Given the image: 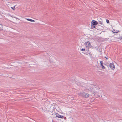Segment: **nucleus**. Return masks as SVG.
Returning a JSON list of instances; mask_svg holds the SVG:
<instances>
[{
  "label": "nucleus",
  "mask_w": 122,
  "mask_h": 122,
  "mask_svg": "<svg viewBox=\"0 0 122 122\" xmlns=\"http://www.w3.org/2000/svg\"><path fill=\"white\" fill-rule=\"evenodd\" d=\"M87 89L89 91L91 92L92 93L91 94L92 95L93 94L94 95L95 93H96V92L95 91H93V88L91 86H89L87 87Z\"/></svg>",
  "instance_id": "obj_1"
},
{
  "label": "nucleus",
  "mask_w": 122,
  "mask_h": 122,
  "mask_svg": "<svg viewBox=\"0 0 122 122\" xmlns=\"http://www.w3.org/2000/svg\"><path fill=\"white\" fill-rule=\"evenodd\" d=\"M78 94L79 95L82 96L83 97L85 98H87L89 96V95L88 94L85 92L79 93Z\"/></svg>",
  "instance_id": "obj_2"
},
{
  "label": "nucleus",
  "mask_w": 122,
  "mask_h": 122,
  "mask_svg": "<svg viewBox=\"0 0 122 122\" xmlns=\"http://www.w3.org/2000/svg\"><path fill=\"white\" fill-rule=\"evenodd\" d=\"M109 66L110 68L112 70H114L115 68V66L113 63H111L110 64Z\"/></svg>",
  "instance_id": "obj_3"
},
{
  "label": "nucleus",
  "mask_w": 122,
  "mask_h": 122,
  "mask_svg": "<svg viewBox=\"0 0 122 122\" xmlns=\"http://www.w3.org/2000/svg\"><path fill=\"white\" fill-rule=\"evenodd\" d=\"M98 23V22L94 20H92L91 22V24L93 25H97Z\"/></svg>",
  "instance_id": "obj_4"
},
{
  "label": "nucleus",
  "mask_w": 122,
  "mask_h": 122,
  "mask_svg": "<svg viewBox=\"0 0 122 122\" xmlns=\"http://www.w3.org/2000/svg\"><path fill=\"white\" fill-rule=\"evenodd\" d=\"M85 44H86V47H90V44L89 41L87 42H85Z\"/></svg>",
  "instance_id": "obj_5"
},
{
  "label": "nucleus",
  "mask_w": 122,
  "mask_h": 122,
  "mask_svg": "<svg viewBox=\"0 0 122 122\" xmlns=\"http://www.w3.org/2000/svg\"><path fill=\"white\" fill-rule=\"evenodd\" d=\"M56 115L57 117L60 118H63V117H64L63 116L61 115L58 113H56Z\"/></svg>",
  "instance_id": "obj_6"
},
{
  "label": "nucleus",
  "mask_w": 122,
  "mask_h": 122,
  "mask_svg": "<svg viewBox=\"0 0 122 122\" xmlns=\"http://www.w3.org/2000/svg\"><path fill=\"white\" fill-rule=\"evenodd\" d=\"M100 65L101 67L103 69H104L105 68V67L103 65V62L102 61H100Z\"/></svg>",
  "instance_id": "obj_7"
},
{
  "label": "nucleus",
  "mask_w": 122,
  "mask_h": 122,
  "mask_svg": "<svg viewBox=\"0 0 122 122\" xmlns=\"http://www.w3.org/2000/svg\"><path fill=\"white\" fill-rule=\"evenodd\" d=\"M26 19L28 21H31V22H34L35 21L32 19Z\"/></svg>",
  "instance_id": "obj_8"
},
{
  "label": "nucleus",
  "mask_w": 122,
  "mask_h": 122,
  "mask_svg": "<svg viewBox=\"0 0 122 122\" xmlns=\"http://www.w3.org/2000/svg\"><path fill=\"white\" fill-rule=\"evenodd\" d=\"M97 26H95L94 25H92L91 26V28H96V29H97L96 28V27Z\"/></svg>",
  "instance_id": "obj_9"
},
{
  "label": "nucleus",
  "mask_w": 122,
  "mask_h": 122,
  "mask_svg": "<svg viewBox=\"0 0 122 122\" xmlns=\"http://www.w3.org/2000/svg\"><path fill=\"white\" fill-rule=\"evenodd\" d=\"M2 28H3V26H2V25L1 24H0V30H3Z\"/></svg>",
  "instance_id": "obj_10"
},
{
  "label": "nucleus",
  "mask_w": 122,
  "mask_h": 122,
  "mask_svg": "<svg viewBox=\"0 0 122 122\" xmlns=\"http://www.w3.org/2000/svg\"><path fill=\"white\" fill-rule=\"evenodd\" d=\"M15 5L14 7H11V8L13 10H15Z\"/></svg>",
  "instance_id": "obj_11"
},
{
  "label": "nucleus",
  "mask_w": 122,
  "mask_h": 122,
  "mask_svg": "<svg viewBox=\"0 0 122 122\" xmlns=\"http://www.w3.org/2000/svg\"><path fill=\"white\" fill-rule=\"evenodd\" d=\"M106 21L107 23H109V21L108 19H106Z\"/></svg>",
  "instance_id": "obj_12"
},
{
  "label": "nucleus",
  "mask_w": 122,
  "mask_h": 122,
  "mask_svg": "<svg viewBox=\"0 0 122 122\" xmlns=\"http://www.w3.org/2000/svg\"><path fill=\"white\" fill-rule=\"evenodd\" d=\"M115 30L114 29L113 31H112V32H113V33H117L118 32H115Z\"/></svg>",
  "instance_id": "obj_13"
},
{
  "label": "nucleus",
  "mask_w": 122,
  "mask_h": 122,
  "mask_svg": "<svg viewBox=\"0 0 122 122\" xmlns=\"http://www.w3.org/2000/svg\"><path fill=\"white\" fill-rule=\"evenodd\" d=\"M98 24H101V25H102V23L101 22V21H99V22H98Z\"/></svg>",
  "instance_id": "obj_14"
},
{
  "label": "nucleus",
  "mask_w": 122,
  "mask_h": 122,
  "mask_svg": "<svg viewBox=\"0 0 122 122\" xmlns=\"http://www.w3.org/2000/svg\"><path fill=\"white\" fill-rule=\"evenodd\" d=\"M81 50L82 51H83L85 50V49H82Z\"/></svg>",
  "instance_id": "obj_15"
},
{
  "label": "nucleus",
  "mask_w": 122,
  "mask_h": 122,
  "mask_svg": "<svg viewBox=\"0 0 122 122\" xmlns=\"http://www.w3.org/2000/svg\"><path fill=\"white\" fill-rule=\"evenodd\" d=\"M105 58L107 59H108V58L107 57H105Z\"/></svg>",
  "instance_id": "obj_16"
}]
</instances>
